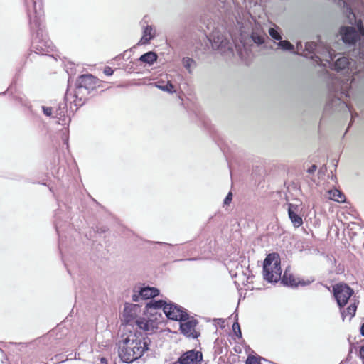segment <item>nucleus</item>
<instances>
[{
	"instance_id": "nucleus-1",
	"label": "nucleus",
	"mask_w": 364,
	"mask_h": 364,
	"mask_svg": "<svg viewBox=\"0 0 364 364\" xmlns=\"http://www.w3.org/2000/svg\"><path fill=\"white\" fill-rule=\"evenodd\" d=\"M218 18H221L227 26L233 24L243 31L250 28V38L257 46L264 43L268 38L261 24L256 21L251 14L236 5L232 0H219L217 4Z\"/></svg>"
},
{
	"instance_id": "nucleus-2",
	"label": "nucleus",
	"mask_w": 364,
	"mask_h": 364,
	"mask_svg": "<svg viewBox=\"0 0 364 364\" xmlns=\"http://www.w3.org/2000/svg\"><path fill=\"white\" fill-rule=\"evenodd\" d=\"M264 279L270 283H277L281 280L284 286L296 287V279L291 274H288L286 270L282 277L281 259L279 255L276 252L267 255L263 262Z\"/></svg>"
},
{
	"instance_id": "nucleus-3",
	"label": "nucleus",
	"mask_w": 364,
	"mask_h": 364,
	"mask_svg": "<svg viewBox=\"0 0 364 364\" xmlns=\"http://www.w3.org/2000/svg\"><path fill=\"white\" fill-rule=\"evenodd\" d=\"M150 343L148 337L141 339L127 337L118 342V355L122 362L132 363L140 359L149 350Z\"/></svg>"
},
{
	"instance_id": "nucleus-4",
	"label": "nucleus",
	"mask_w": 364,
	"mask_h": 364,
	"mask_svg": "<svg viewBox=\"0 0 364 364\" xmlns=\"http://www.w3.org/2000/svg\"><path fill=\"white\" fill-rule=\"evenodd\" d=\"M340 34L344 43L354 45L364 36V27L361 21L357 22V27L343 26Z\"/></svg>"
},
{
	"instance_id": "nucleus-5",
	"label": "nucleus",
	"mask_w": 364,
	"mask_h": 364,
	"mask_svg": "<svg viewBox=\"0 0 364 364\" xmlns=\"http://www.w3.org/2000/svg\"><path fill=\"white\" fill-rule=\"evenodd\" d=\"M97 85V78L92 75H82L77 80L76 90L75 96L78 98L80 95L82 96L85 94L88 95L91 90L95 89ZM82 97L80 101H82Z\"/></svg>"
},
{
	"instance_id": "nucleus-6",
	"label": "nucleus",
	"mask_w": 364,
	"mask_h": 364,
	"mask_svg": "<svg viewBox=\"0 0 364 364\" xmlns=\"http://www.w3.org/2000/svg\"><path fill=\"white\" fill-rule=\"evenodd\" d=\"M209 40L213 49L223 50L231 48L229 39L218 28H215V26H213V31L209 35Z\"/></svg>"
},
{
	"instance_id": "nucleus-7",
	"label": "nucleus",
	"mask_w": 364,
	"mask_h": 364,
	"mask_svg": "<svg viewBox=\"0 0 364 364\" xmlns=\"http://www.w3.org/2000/svg\"><path fill=\"white\" fill-rule=\"evenodd\" d=\"M164 314L168 318L173 321L181 322L189 319V315L185 309L171 302L164 307Z\"/></svg>"
},
{
	"instance_id": "nucleus-8",
	"label": "nucleus",
	"mask_w": 364,
	"mask_h": 364,
	"mask_svg": "<svg viewBox=\"0 0 364 364\" xmlns=\"http://www.w3.org/2000/svg\"><path fill=\"white\" fill-rule=\"evenodd\" d=\"M333 293L338 306L343 307L347 304L353 291L345 284H338L333 287Z\"/></svg>"
},
{
	"instance_id": "nucleus-9",
	"label": "nucleus",
	"mask_w": 364,
	"mask_h": 364,
	"mask_svg": "<svg viewBox=\"0 0 364 364\" xmlns=\"http://www.w3.org/2000/svg\"><path fill=\"white\" fill-rule=\"evenodd\" d=\"M202 361V352L196 350H188L178 358V363L181 364H201Z\"/></svg>"
},
{
	"instance_id": "nucleus-10",
	"label": "nucleus",
	"mask_w": 364,
	"mask_h": 364,
	"mask_svg": "<svg viewBox=\"0 0 364 364\" xmlns=\"http://www.w3.org/2000/svg\"><path fill=\"white\" fill-rule=\"evenodd\" d=\"M198 321L196 319L186 320L180 323V330L181 333L188 338H198L200 336V333L195 331L196 326L198 325Z\"/></svg>"
},
{
	"instance_id": "nucleus-11",
	"label": "nucleus",
	"mask_w": 364,
	"mask_h": 364,
	"mask_svg": "<svg viewBox=\"0 0 364 364\" xmlns=\"http://www.w3.org/2000/svg\"><path fill=\"white\" fill-rule=\"evenodd\" d=\"M353 0H339L338 5L343 6V13L346 14L347 21L349 23H353L356 21L355 14L352 11L351 1Z\"/></svg>"
},
{
	"instance_id": "nucleus-12",
	"label": "nucleus",
	"mask_w": 364,
	"mask_h": 364,
	"mask_svg": "<svg viewBox=\"0 0 364 364\" xmlns=\"http://www.w3.org/2000/svg\"><path fill=\"white\" fill-rule=\"evenodd\" d=\"M139 296L144 299L154 298L159 294V290L156 287H141L139 291Z\"/></svg>"
},
{
	"instance_id": "nucleus-13",
	"label": "nucleus",
	"mask_w": 364,
	"mask_h": 364,
	"mask_svg": "<svg viewBox=\"0 0 364 364\" xmlns=\"http://www.w3.org/2000/svg\"><path fill=\"white\" fill-rule=\"evenodd\" d=\"M158 59L157 54L154 51H149L140 56L139 60L143 63L153 65Z\"/></svg>"
},
{
	"instance_id": "nucleus-14",
	"label": "nucleus",
	"mask_w": 364,
	"mask_h": 364,
	"mask_svg": "<svg viewBox=\"0 0 364 364\" xmlns=\"http://www.w3.org/2000/svg\"><path fill=\"white\" fill-rule=\"evenodd\" d=\"M168 303H166L164 300H151L149 302H148L146 305V308L147 310L149 309H163V311L164 312V307L167 306Z\"/></svg>"
},
{
	"instance_id": "nucleus-15",
	"label": "nucleus",
	"mask_w": 364,
	"mask_h": 364,
	"mask_svg": "<svg viewBox=\"0 0 364 364\" xmlns=\"http://www.w3.org/2000/svg\"><path fill=\"white\" fill-rule=\"evenodd\" d=\"M275 43L277 46L278 48L282 50L283 51H289L292 53H296L294 45L287 40L281 39L280 41H279V42Z\"/></svg>"
},
{
	"instance_id": "nucleus-16",
	"label": "nucleus",
	"mask_w": 364,
	"mask_h": 364,
	"mask_svg": "<svg viewBox=\"0 0 364 364\" xmlns=\"http://www.w3.org/2000/svg\"><path fill=\"white\" fill-rule=\"evenodd\" d=\"M328 197L331 200H333L338 203L344 202L345 196L344 195L338 190L334 189L331 190L328 192Z\"/></svg>"
},
{
	"instance_id": "nucleus-17",
	"label": "nucleus",
	"mask_w": 364,
	"mask_h": 364,
	"mask_svg": "<svg viewBox=\"0 0 364 364\" xmlns=\"http://www.w3.org/2000/svg\"><path fill=\"white\" fill-rule=\"evenodd\" d=\"M349 64V61L346 57H341L338 58L333 64V68L336 70H341L345 69L348 65Z\"/></svg>"
},
{
	"instance_id": "nucleus-18",
	"label": "nucleus",
	"mask_w": 364,
	"mask_h": 364,
	"mask_svg": "<svg viewBox=\"0 0 364 364\" xmlns=\"http://www.w3.org/2000/svg\"><path fill=\"white\" fill-rule=\"evenodd\" d=\"M288 214L294 227H296V206L291 203H287Z\"/></svg>"
},
{
	"instance_id": "nucleus-19",
	"label": "nucleus",
	"mask_w": 364,
	"mask_h": 364,
	"mask_svg": "<svg viewBox=\"0 0 364 364\" xmlns=\"http://www.w3.org/2000/svg\"><path fill=\"white\" fill-rule=\"evenodd\" d=\"M182 63L183 66L191 73V68H195L196 66V61L191 58L185 57L182 59Z\"/></svg>"
},
{
	"instance_id": "nucleus-20",
	"label": "nucleus",
	"mask_w": 364,
	"mask_h": 364,
	"mask_svg": "<svg viewBox=\"0 0 364 364\" xmlns=\"http://www.w3.org/2000/svg\"><path fill=\"white\" fill-rule=\"evenodd\" d=\"M67 109L66 103L62 102L59 104L58 108L55 111V117L61 119L62 117L65 116V112Z\"/></svg>"
},
{
	"instance_id": "nucleus-21",
	"label": "nucleus",
	"mask_w": 364,
	"mask_h": 364,
	"mask_svg": "<svg viewBox=\"0 0 364 364\" xmlns=\"http://www.w3.org/2000/svg\"><path fill=\"white\" fill-rule=\"evenodd\" d=\"M135 323L141 329L144 331H149V322L144 318L136 319Z\"/></svg>"
},
{
	"instance_id": "nucleus-22",
	"label": "nucleus",
	"mask_w": 364,
	"mask_h": 364,
	"mask_svg": "<svg viewBox=\"0 0 364 364\" xmlns=\"http://www.w3.org/2000/svg\"><path fill=\"white\" fill-rule=\"evenodd\" d=\"M136 314L128 311L127 307L124 308V317L126 323L129 324L135 318Z\"/></svg>"
},
{
	"instance_id": "nucleus-23",
	"label": "nucleus",
	"mask_w": 364,
	"mask_h": 364,
	"mask_svg": "<svg viewBox=\"0 0 364 364\" xmlns=\"http://www.w3.org/2000/svg\"><path fill=\"white\" fill-rule=\"evenodd\" d=\"M269 36L276 41H280L282 39L281 34L278 31L274 28H270L268 31Z\"/></svg>"
},
{
	"instance_id": "nucleus-24",
	"label": "nucleus",
	"mask_w": 364,
	"mask_h": 364,
	"mask_svg": "<svg viewBox=\"0 0 364 364\" xmlns=\"http://www.w3.org/2000/svg\"><path fill=\"white\" fill-rule=\"evenodd\" d=\"M157 87L160 90L168 92L169 93H173L175 92L174 86L170 82H168L166 85H157Z\"/></svg>"
},
{
	"instance_id": "nucleus-25",
	"label": "nucleus",
	"mask_w": 364,
	"mask_h": 364,
	"mask_svg": "<svg viewBox=\"0 0 364 364\" xmlns=\"http://www.w3.org/2000/svg\"><path fill=\"white\" fill-rule=\"evenodd\" d=\"M232 330L235 334L236 336L238 338H242V332L240 329V326L239 323L236 321L232 324Z\"/></svg>"
},
{
	"instance_id": "nucleus-26",
	"label": "nucleus",
	"mask_w": 364,
	"mask_h": 364,
	"mask_svg": "<svg viewBox=\"0 0 364 364\" xmlns=\"http://www.w3.org/2000/svg\"><path fill=\"white\" fill-rule=\"evenodd\" d=\"M245 364H261L260 358L254 355H249L246 360Z\"/></svg>"
},
{
	"instance_id": "nucleus-27",
	"label": "nucleus",
	"mask_w": 364,
	"mask_h": 364,
	"mask_svg": "<svg viewBox=\"0 0 364 364\" xmlns=\"http://www.w3.org/2000/svg\"><path fill=\"white\" fill-rule=\"evenodd\" d=\"M304 168L309 175L314 174L317 169V166L315 164L310 165L309 164H305Z\"/></svg>"
},
{
	"instance_id": "nucleus-28",
	"label": "nucleus",
	"mask_w": 364,
	"mask_h": 364,
	"mask_svg": "<svg viewBox=\"0 0 364 364\" xmlns=\"http://www.w3.org/2000/svg\"><path fill=\"white\" fill-rule=\"evenodd\" d=\"M356 309L357 306L355 304L350 305L346 309L348 314L350 315V317H353L355 314Z\"/></svg>"
},
{
	"instance_id": "nucleus-29",
	"label": "nucleus",
	"mask_w": 364,
	"mask_h": 364,
	"mask_svg": "<svg viewBox=\"0 0 364 364\" xmlns=\"http://www.w3.org/2000/svg\"><path fill=\"white\" fill-rule=\"evenodd\" d=\"M154 38V35H150V37H148L147 36H145L143 34V36L141 37L139 43L141 44H146L149 43L150 40Z\"/></svg>"
},
{
	"instance_id": "nucleus-30",
	"label": "nucleus",
	"mask_w": 364,
	"mask_h": 364,
	"mask_svg": "<svg viewBox=\"0 0 364 364\" xmlns=\"http://www.w3.org/2000/svg\"><path fill=\"white\" fill-rule=\"evenodd\" d=\"M42 110H43V112L45 115H46L48 117L52 116V114H53V109H52V107L43 106L42 107Z\"/></svg>"
},
{
	"instance_id": "nucleus-31",
	"label": "nucleus",
	"mask_w": 364,
	"mask_h": 364,
	"mask_svg": "<svg viewBox=\"0 0 364 364\" xmlns=\"http://www.w3.org/2000/svg\"><path fill=\"white\" fill-rule=\"evenodd\" d=\"M232 200V193L231 192H229L228 194L226 196L225 198L224 199V204L228 205L231 203Z\"/></svg>"
},
{
	"instance_id": "nucleus-32",
	"label": "nucleus",
	"mask_w": 364,
	"mask_h": 364,
	"mask_svg": "<svg viewBox=\"0 0 364 364\" xmlns=\"http://www.w3.org/2000/svg\"><path fill=\"white\" fill-rule=\"evenodd\" d=\"M152 30H153V28H152L151 26H146L144 30L143 34H144L145 36H147L148 37H150V35H152L151 34Z\"/></svg>"
},
{
	"instance_id": "nucleus-33",
	"label": "nucleus",
	"mask_w": 364,
	"mask_h": 364,
	"mask_svg": "<svg viewBox=\"0 0 364 364\" xmlns=\"http://www.w3.org/2000/svg\"><path fill=\"white\" fill-rule=\"evenodd\" d=\"M114 73V70L110 68V67H105V69H104V73L107 75V76H110L113 74Z\"/></svg>"
},
{
	"instance_id": "nucleus-34",
	"label": "nucleus",
	"mask_w": 364,
	"mask_h": 364,
	"mask_svg": "<svg viewBox=\"0 0 364 364\" xmlns=\"http://www.w3.org/2000/svg\"><path fill=\"white\" fill-rule=\"evenodd\" d=\"M311 282H313V279H308L306 281H304V280H299L297 281V283H296V285H302V286H305V285H307V284H309Z\"/></svg>"
},
{
	"instance_id": "nucleus-35",
	"label": "nucleus",
	"mask_w": 364,
	"mask_h": 364,
	"mask_svg": "<svg viewBox=\"0 0 364 364\" xmlns=\"http://www.w3.org/2000/svg\"><path fill=\"white\" fill-rule=\"evenodd\" d=\"M359 353L360 358L364 359V345L360 347Z\"/></svg>"
},
{
	"instance_id": "nucleus-36",
	"label": "nucleus",
	"mask_w": 364,
	"mask_h": 364,
	"mask_svg": "<svg viewBox=\"0 0 364 364\" xmlns=\"http://www.w3.org/2000/svg\"><path fill=\"white\" fill-rule=\"evenodd\" d=\"M328 54L329 59H326V61L327 63H330V61L333 60V58L332 53H331V50L328 51Z\"/></svg>"
},
{
	"instance_id": "nucleus-37",
	"label": "nucleus",
	"mask_w": 364,
	"mask_h": 364,
	"mask_svg": "<svg viewBox=\"0 0 364 364\" xmlns=\"http://www.w3.org/2000/svg\"><path fill=\"white\" fill-rule=\"evenodd\" d=\"M302 224V219L301 218L297 216V227L301 225Z\"/></svg>"
},
{
	"instance_id": "nucleus-38",
	"label": "nucleus",
	"mask_w": 364,
	"mask_h": 364,
	"mask_svg": "<svg viewBox=\"0 0 364 364\" xmlns=\"http://www.w3.org/2000/svg\"><path fill=\"white\" fill-rule=\"evenodd\" d=\"M100 362L102 364H107V360L105 358H101Z\"/></svg>"
},
{
	"instance_id": "nucleus-39",
	"label": "nucleus",
	"mask_w": 364,
	"mask_h": 364,
	"mask_svg": "<svg viewBox=\"0 0 364 364\" xmlns=\"http://www.w3.org/2000/svg\"><path fill=\"white\" fill-rule=\"evenodd\" d=\"M138 298H139V296H137V295H136V294H134V295L132 296V300H133L134 301H138Z\"/></svg>"
},
{
	"instance_id": "nucleus-40",
	"label": "nucleus",
	"mask_w": 364,
	"mask_h": 364,
	"mask_svg": "<svg viewBox=\"0 0 364 364\" xmlns=\"http://www.w3.org/2000/svg\"><path fill=\"white\" fill-rule=\"evenodd\" d=\"M360 333L362 336H364V323L362 325V326L360 328Z\"/></svg>"
},
{
	"instance_id": "nucleus-41",
	"label": "nucleus",
	"mask_w": 364,
	"mask_h": 364,
	"mask_svg": "<svg viewBox=\"0 0 364 364\" xmlns=\"http://www.w3.org/2000/svg\"><path fill=\"white\" fill-rule=\"evenodd\" d=\"M196 258H188V259H186V260L191 261V260H196Z\"/></svg>"
},
{
	"instance_id": "nucleus-42",
	"label": "nucleus",
	"mask_w": 364,
	"mask_h": 364,
	"mask_svg": "<svg viewBox=\"0 0 364 364\" xmlns=\"http://www.w3.org/2000/svg\"><path fill=\"white\" fill-rule=\"evenodd\" d=\"M211 27H212V26L210 24H208L207 25V28L208 29H211Z\"/></svg>"
},
{
	"instance_id": "nucleus-43",
	"label": "nucleus",
	"mask_w": 364,
	"mask_h": 364,
	"mask_svg": "<svg viewBox=\"0 0 364 364\" xmlns=\"http://www.w3.org/2000/svg\"><path fill=\"white\" fill-rule=\"evenodd\" d=\"M172 364H181V363H178V360H177V361L174 362V363H172Z\"/></svg>"
},
{
	"instance_id": "nucleus-44",
	"label": "nucleus",
	"mask_w": 364,
	"mask_h": 364,
	"mask_svg": "<svg viewBox=\"0 0 364 364\" xmlns=\"http://www.w3.org/2000/svg\"><path fill=\"white\" fill-rule=\"evenodd\" d=\"M299 43H297V46H296V48H297V52L299 51Z\"/></svg>"
}]
</instances>
